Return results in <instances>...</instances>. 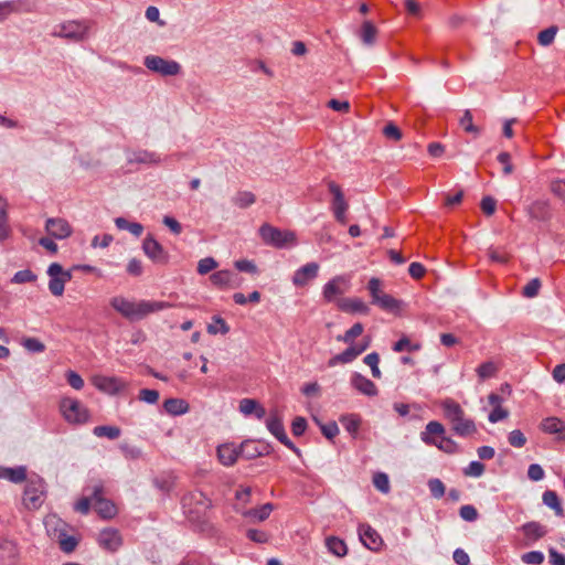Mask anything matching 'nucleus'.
<instances>
[{
    "label": "nucleus",
    "mask_w": 565,
    "mask_h": 565,
    "mask_svg": "<svg viewBox=\"0 0 565 565\" xmlns=\"http://www.w3.org/2000/svg\"><path fill=\"white\" fill-rule=\"evenodd\" d=\"M522 562L530 565H540L544 562V554L540 551H531L524 553L522 556Z\"/></svg>",
    "instance_id": "59"
},
{
    "label": "nucleus",
    "mask_w": 565,
    "mask_h": 565,
    "mask_svg": "<svg viewBox=\"0 0 565 565\" xmlns=\"http://www.w3.org/2000/svg\"><path fill=\"white\" fill-rule=\"evenodd\" d=\"M110 306L122 317L129 320H140L152 312H157L171 307L166 301H148L139 302L130 301L122 296H116L110 299Z\"/></svg>",
    "instance_id": "1"
},
{
    "label": "nucleus",
    "mask_w": 565,
    "mask_h": 565,
    "mask_svg": "<svg viewBox=\"0 0 565 565\" xmlns=\"http://www.w3.org/2000/svg\"><path fill=\"white\" fill-rule=\"evenodd\" d=\"M524 536L531 542H536L546 535L547 530L539 522L531 521L522 525Z\"/></svg>",
    "instance_id": "28"
},
{
    "label": "nucleus",
    "mask_w": 565,
    "mask_h": 565,
    "mask_svg": "<svg viewBox=\"0 0 565 565\" xmlns=\"http://www.w3.org/2000/svg\"><path fill=\"white\" fill-rule=\"evenodd\" d=\"M349 288V280L344 276H335L323 286L322 296L327 302H337V298L344 295Z\"/></svg>",
    "instance_id": "13"
},
{
    "label": "nucleus",
    "mask_w": 565,
    "mask_h": 565,
    "mask_svg": "<svg viewBox=\"0 0 565 565\" xmlns=\"http://www.w3.org/2000/svg\"><path fill=\"white\" fill-rule=\"evenodd\" d=\"M445 419L449 423L455 435L466 438L475 435L478 429L473 419L466 416L463 408L452 398L440 403Z\"/></svg>",
    "instance_id": "2"
},
{
    "label": "nucleus",
    "mask_w": 565,
    "mask_h": 565,
    "mask_svg": "<svg viewBox=\"0 0 565 565\" xmlns=\"http://www.w3.org/2000/svg\"><path fill=\"white\" fill-rule=\"evenodd\" d=\"M459 515L465 521L473 522L478 519V511L473 505L466 504L460 508Z\"/></svg>",
    "instance_id": "63"
},
{
    "label": "nucleus",
    "mask_w": 565,
    "mask_h": 565,
    "mask_svg": "<svg viewBox=\"0 0 565 565\" xmlns=\"http://www.w3.org/2000/svg\"><path fill=\"white\" fill-rule=\"evenodd\" d=\"M375 306H379L384 311L397 313L402 309L403 301L395 299L393 296L388 294H384L383 296H381Z\"/></svg>",
    "instance_id": "33"
},
{
    "label": "nucleus",
    "mask_w": 565,
    "mask_h": 565,
    "mask_svg": "<svg viewBox=\"0 0 565 565\" xmlns=\"http://www.w3.org/2000/svg\"><path fill=\"white\" fill-rule=\"evenodd\" d=\"M540 429L548 435H555L556 440L565 441V422L561 418L551 416L540 423Z\"/></svg>",
    "instance_id": "17"
},
{
    "label": "nucleus",
    "mask_w": 565,
    "mask_h": 565,
    "mask_svg": "<svg viewBox=\"0 0 565 565\" xmlns=\"http://www.w3.org/2000/svg\"><path fill=\"white\" fill-rule=\"evenodd\" d=\"M328 551L337 557H343L348 554V546L343 540L338 536H328L326 539Z\"/></svg>",
    "instance_id": "32"
},
{
    "label": "nucleus",
    "mask_w": 565,
    "mask_h": 565,
    "mask_svg": "<svg viewBox=\"0 0 565 565\" xmlns=\"http://www.w3.org/2000/svg\"><path fill=\"white\" fill-rule=\"evenodd\" d=\"M543 503L554 510L557 516H564V509L561 504L559 498L555 491L546 490L542 497Z\"/></svg>",
    "instance_id": "34"
},
{
    "label": "nucleus",
    "mask_w": 565,
    "mask_h": 565,
    "mask_svg": "<svg viewBox=\"0 0 565 565\" xmlns=\"http://www.w3.org/2000/svg\"><path fill=\"white\" fill-rule=\"evenodd\" d=\"M337 307L348 313L367 315L370 312L369 306L360 298H339Z\"/></svg>",
    "instance_id": "19"
},
{
    "label": "nucleus",
    "mask_w": 565,
    "mask_h": 565,
    "mask_svg": "<svg viewBox=\"0 0 565 565\" xmlns=\"http://www.w3.org/2000/svg\"><path fill=\"white\" fill-rule=\"evenodd\" d=\"M143 65L151 72L161 76H175L181 73V65L173 60H166L158 55L145 57Z\"/></svg>",
    "instance_id": "8"
},
{
    "label": "nucleus",
    "mask_w": 565,
    "mask_h": 565,
    "mask_svg": "<svg viewBox=\"0 0 565 565\" xmlns=\"http://www.w3.org/2000/svg\"><path fill=\"white\" fill-rule=\"evenodd\" d=\"M267 429L278 439L282 438V435H287L281 417L277 412L270 413L268 418L266 419Z\"/></svg>",
    "instance_id": "31"
},
{
    "label": "nucleus",
    "mask_w": 565,
    "mask_h": 565,
    "mask_svg": "<svg viewBox=\"0 0 565 565\" xmlns=\"http://www.w3.org/2000/svg\"><path fill=\"white\" fill-rule=\"evenodd\" d=\"M93 434L96 437H99V438L106 437L108 439L114 440V439H117L120 436L121 430L117 426L103 425V426H96L93 429Z\"/></svg>",
    "instance_id": "41"
},
{
    "label": "nucleus",
    "mask_w": 565,
    "mask_h": 565,
    "mask_svg": "<svg viewBox=\"0 0 565 565\" xmlns=\"http://www.w3.org/2000/svg\"><path fill=\"white\" fill-rule=\"evenodd\" d=\"M64 419L70 424L82 425L88 422V409L76 398L64 397L60 403Z\"/></svg>",
    "instance_id": "5"
},
{
    "label": "nucleus",
    "mask_w": 565,
    "mask_h": 565,
    "mask_svg": "<svg viewBox=\"0 0 565 565\" xmlns=\"http://www.w3.org/2000/svg\"><path fill=\"white\" fill-rule=\"evenodd\" d=\"M359 536L363 545L371 551H379L383 545L381 535L369 524L359 526Z\"/></svg>",
    "instance_id": "15"
},
{
    "label": "nucleus",
    "mask_w": 565,
    "mask_h": 565,
    "mask_svg": "<svg viewBox=\"0 0 565 565\" xmlns=\"http://www.w3.org/2000/svg\"><path fill=\"white\" fill-rule=\"evenodd\" d=\"M383 135L391 140L398 141L402 139L403 134L401 129L393 122H388L383 128Z\"/></svg>",
    "instance_id": "61"
},
{
    "label": "nucleus",
    "mask_w": 565,
    "mask_h": 565,
    "mask_svg": "<svg viewBox=\"0 0 565 565\" xmlns=\"http://www.w3.org/2000/svg\"><path fill=\"white\" fill-rule=\"evenodd\" d=\"M367 290L370 292L372 303L375 305L381 296H383L385 292L382 290V281L376 278L372 277L367 282Z\"/></svg>",
    "instance_id": "46"
},
{
    "label": "nucleus",
    "mask_w": 565,
    "mask_h": 565,
    "mask_svg": "<svg viewBox=\"0 0 565 565\" xmlns=\"http://www.w3.org/2000/svg\"><path fill=\"white\" fill-rule=\"evenodd\" d=\"M446 433L444 425L437 420L429 422L425 430L420 433V439L423 443L429 446L437 445V440L440 439Z\"/></svg>",
    "instance_id": "20"
},
{
    "label": "nucleus",
    "mask_w": 565,
    "mask_h": 565,
    "mask_svg": "<svg viewBox=\"0 0 565 565\" xmlns=\"http://www.w3.org/2000/svg\"><path fill=\"white\" fill-rule=\"evenodd\" d=\"M98 544L108 552H116L122 544V539L118 530L104 529L98 535Z\"/></svg>",
    "instance_id": "16"
},
{
    "label": "nucleus",
    "mask_w": 565,
    "mask_h": 565,
    "mask_svg": "<svg viewBox=\"0 0 565 565\" xmlns=\"http://www.w3.org/2000/svg\"><path fill=\"white\" fill-rule=\"evenodd\" d=\"M142 250L154 264L167 265L169 263V253L152 235L145 237Z\"/></svg>",
    "instance_id": "12"
},
{
    "label": "nucleus",
    "mask_w": 565,
    "mask_h": 565,
    "mask_svg": "<svg viewBox=\"0 0 565 565\" xmlns=\"http://www.w3.org/2000/svg\"><path fill=\"white\" fill-rule=\"evenodd\" d=\"M210 279L212 284L218 288L239 286L237 275L228 269H223L213 273L210 276Z\"/></svg>",
    "instance_id": "23"
},
{
    "label": "nucleus",
    "mask_w": 565,
    "mask_h": 565,
    "mask_svg": "<svg viewBox=\"0 0 565 565\" xmlns=\"http://www.w3.org/2000/svg\"><path fill=\"white\" fill-rule=\"evenodd\" d=\"M139 399L148 404H156L159 399V392L157 390L142 388L139 392Z\"/></svg>",
    "instance_id": "64"
},
{
    "label": "nucleus",
    "mask_w": 565,
    "mask_h": 565,
    "mask_svg": "<svg viewBox=\"0 0 565 565\" xmlns=\"http://www.w3.org/2000/svg\"><path fill=\"white\" fill-rule=\"evenodd\" d=\"M508 441L512 447L522 448L526 444V437L520 429L510 431Z\"/></svg>",
    "instance_id": "57"
},
{
    "label": "nucleus",
    "mask_w": 565,
    "mask_h": 565,
    "mask_svg": "<svg viewBox=\"0 0 565 565\" xmlns=\"http://www.w3.org/2000/svg\"><path fill=\"white\" fill-rule=\"evenodd\" d=\"M0 479H6L12 483H22L26 480V468L19 466L14 468L0 466Z\"/></svg>",
    "instance_id": "27"
},
{
    "label": "nucleus",
    "mask_w": 565,
    "mask_h": 565,
    "mask_svg": "<svg viewBox=\"0 0 565 565\" xmlns=\"http://www.w3.org/2000/svg\"><path fill=\"white\" fill-rule=\"evenodd\" d=\"M217 267V262L213 257H205L198 263V273L205 275Z\"/></svg>",
    "instance_id": "62"
},
{
    "label": "nucleus",
    "mask_w": 565,
    "mask_h": 565,
    "mask_svg": "<svg viewBox=\"0 0 565 565\" xmlns=\"http://www.w3.org/2000/svg\"><path fill=\"white\" fill-rule=\"evenodd\" d=\"M45 482L42 478L30 479L23 492V505L28 510H38L45 499Z\"/></svg>",
    "instance_id": "6"
},
{
    "label": "nucleus",
    "mask_w": 565,
    "mask_h": 565,
    "mask_svg": "<svg viewBox=\"0 0 565 565\" xmlns=\"http://www.w3.org/2000/svg\"><path fill=\"white\" fill-rule=\"evenodd\" d=\"M340 423L343 425L348 433L355 436L360 428L361 419L358 415L349 414L341 416Z\"/></svg>",
    "instance_id": "42"
},
{
    "label": "nucleus",
    "mask_w": 565,
    "mask_h": 565,
    "mask_svg": "<svg viewBox=\"0 0 565 565\" xmlns=\"http://www.w3.org/2000/svg\"><path fill=\"white\" fill-rule=\"evenodd\" d=\"M23 1L10 0L0 2V22L4 21L10 14L21 11Z\"/></svg>",
    "instance_id": "36"
},
{
    "label": "nucleus",
    "mask_w": 565,
    "mask_h": 565,
    "mask_svg": "<svg viewBox=\"0 0 565 565\" xmlns=\"http://www.w3.org/2000/svg\"><path fill=\"white\" fill-rule=\"evenodd\" d=\"M22 345L32 353H41L45 350V344L36 338H25Z\"/></svg>",
    "instance_id": "53"
},
{
    "label": "nucleus",
    "mask_w": 565,
    "mask_h": 565,
    "mask_svg": "<svg viewBox=\"0 0 565 565\" xmlns=\"http://www.w3.org/2000/svg\"><path fill=\"white\" fill-rule=\"evenodd\" d=\"M557 31H558V28L556 25H551L547 29L541 31L537 34L539 44L542 46L551 45L555 40Z\"/></svg>",
    "instance_id": "47"
},
{
    "label": "nucleus",
    "mask_w": 565,
    "mask_h": 565,
    "mask_svg": "<svg viewBox=\"0 0 565 565\" xmlns=\"http://www.w3.org/2000/svg\"><path fill=\"white\" fill-rule=\"evenodd\" d=\"M182 507L190 521H200L210 508V501L202 492H192L182 498Z\"/></svg>",
    "instance_id": "4"
},
{
    "label": "nucleus",
    "mask_w": 565,
    "mask_h": 565,
    "mask_svg": "<svg viewBox=\"0 0 565 565\" xmlns=\"http://www.w3.org/2000/svg\"><path fill=\"white\" fill-rule=\"evenodd\" d=\"M486 470V467L480 461H471L465 469L463 475L466 477H481Z\"/></svg>",
    "instance_id": "54"
},
{
    "label": "nucleus",
    "mask_w": 565,
    "mask_h": 565,
    "mask_svg": "<svg viewBox=\"0 0 565 565\" xmlns=\"http://www.w3.org/2000/svg\"><path fill=\"white\" fill-rule=\"evenodd\" d=\"M246 536L250 541H253L255 543H259V544H264L269 541V534L267 532L262 531V530H256V529L247 530Z\"/></svg>",
    "instance_id": "60"
},
{
    "label": "nucleus",
    "mask_w": 565,
    "mask_h": 565,
    "mask_svg": "<svg viewBox=\"0 0 565 565\" xmlns=\"http://www.w3.org/2000/svg\"><path fill=\"white\" fill-rule=\"evenodd\" d=\"M497 366L492 362H484L477 369L480 381H484L495 375Z\"/></svg>",
    "instance_id": "52"
},
{
    "label": "nucleus",
    "mask_w": 565,
    "mask_h": 565,
    "mask_svg": "<svg viewBox=\"0 0 565 565\" xmlns=\"http://www.w3.org/2000/svg\"><path fill=\"white\" fill-rule=\"evenodd\" d=\"M364 331V327L362 323H354L349 330H347L343 334H339L337 340L340 342H344L347 344H353L354 340L360 337Z\"/></svg>",
    "instance_id": "37"
},
{
    "label": "nucleus",
    "mask_w": 565,
    "mask_h": 565,
    "mask_svg": "<svg viewBox=\"0 0 565 565\" xmlns=\"http://www.w3.org/2000/svg\"><path fill=\"white\" fill-rule=\"evenodd\" d=\"M542 282L540 278L531 279L522 289V296L525 298H534L539 295Z\"/></svg>",
    "instance_id": "50"
},
{
    "label": "nucleus",
    "mask_w": 565,
    "mask_h": 565,
    "mask_svg": "<svg viewBox=\"0 0 565 565\" xmlns=\"http://www.w3.org/2000/svg\"><path fill=\"white\" fill-rule=\"evenodd\" d=\"M274 510V504L265 503L259 508L249 509L243 512V516L250 519L252 521L263 522L267 520Z\"/></svg>",
    "instance_id": "30"
},
{
    "label": "nucleus",
    "mask_w": 565,
    "mask_h": 565,
    "mask_svg": "<svg viewBox=\"0 0 565 565\" xmlns=\"http://www.w3.org/2000/svg\"><path fill=\"white\" fill-rule=\"evenodd\" d=\"M130 161L137 163L158 164L161 162V158L156 152L140 150L134 154V158Z\"/></svg>",
    "instance_id": "38"
},
{
    "label": "nucleus",
    "mask_w": 565,
    "mask_h": 565,
    "mask_svg": "<svg viewBox=\"0 0 565 565\" xmlns=\"http://www.w3.org/2000/svg\"><path fill=\"white\" fill-rule=\"evenodd\" d=\"M94 509L103 519H111L116 515V505L104 498V484L98 481L93 484Z\"/></svg>",
    "instance_id": "11"
},
{
    "label": "nucleus",
    "mask_w": 565,
    "mask_h": 565,
    "mask_svg": "<svg viewBox=\"0 0 565 565\" xmlns=\"http://www.w3.org/2000/svg\"><path fill=\"white\" fill-rule=\"evenodd\" d=\"M93 384L102 392L117 394L124 388V382L117 377L98 375L93 379Z\"/></svg>",
    "instance_id": "22"
},
{
    "label": "nucleus",
    "mask_w": 565,
    "mask_h": 565,
    "mask_svg": "<svg viewBox=\"0 0 565 565\" xmlns=\"http://www.w3.org/2000/svg\"><path fill=\"white\" fill-rule=\"evenodd\" d=\"M256 201V196L254 193L249 191H239L236 193V195L233 198V202L236 206L239 209H246L254 204Z\"/></svg>",
    "instance_id": "44"
},
{
    "label": "nucleus",
    "mask_w": 565,
    "mask_h": 565,
    "mask_svg": "<svg viewBox=\"0 0 565 565\" xmlns=\"http://www.w3.org/2000/svg\"><path fill=\"white\" fill-rule=\"evenodd\" d=\"M373 484L382 493L390 492V489H391L390 479H388V476L384 472H376L373 476Z\"/></svg>",
    "instance_id": "51"
},
{
    "label": "nucleus",
    "mask_w": 565,
    "mask_h": 565,
    "mask_svg": "<svg viewBox=\"0 0 565 565\" xmlns=\"http://www.w3.org/2000/svg\"><path fill=\"white\" fill-rule=\"evenodd\" d=\"M18 556L17 545L12 541L0 542V565H13Z\"/></svg>",
    "instance_id": "26"
},
{
    "label": "nucleus",
    "mask_w": 565,
    "mask_h": 565,
    "mask_svg": "<svg viewBox=\"0 0 565 565\" xmlns=\"http://www.w3.org/2000/svg\"><path fill=\"white\" fill-rule=\"evenodd\" d=\"M115 224L119 230H127L136 237H139L143 232V226L137 222H129L125 217H117Z\"/></svg>",
    "instance_id": "39"
},
{
    "label": "nucleus",
    "mask_w": 565,
    "mask_h": 565,
    "mask_svg": "<svg viewBox=\"0 0 565 565\" xmlns=\"http://www.w3.org/2000/svg\"><path fill=\"white\" fill-rule=\"evenodd\" d=\"M434 446L440 449L441 451L450 455L457 454L459 451V445L454 439L445 435L440 439H438L437 445Z\"/></svg>",
    "instance_id": "48"
},
{
    "label": "nucleus",
    "mask_w": 565,
    "mask_h": 565,
    "mask_svg": "<svg viewBox=\"0 0 565 565\" xmlns=\"http://www.w3.org/2000/svg\"><path fill=\"white\" fill-rule=\"evenodd\" d=\"M50 276L49 289L55 297H61L64 294L65 284L72 279V273L64 270L58 263H52L47 268Z\"/></svg>",
    "instance_id": "9"
},
{
    "label": "nucleus",
    "mask_w": 565,
    "mask_h": 565,
    "mask_svg": "<svg viewBox=\"0 0 565 565\" xmlns=\"http://www.w3.org/2000/svg\"><path fill=\"white\" fill-rule=\"evenodd\" d=\"M377 35V29L373 22L366 20L362 23L360 38L365 45H373Z\"/></svg>",
    "instance_id": "35"
},
{
    "label": "nucleus",
    "mask_w": 565,
    "mask_h": 565,
    "mask_svg": "<svg viewBox=\"0 0 565 565\" xmlns=\"http://www.w3.org/2000/svg\"><path fill=\"white\" fill-rule=\"evenodd\" d=\"M164 411L173 416H179L188 413L189 403L182 398H168L163 403Z\"/></svg>",
    "instance_id": "29"
},
{
    "label": "nucleus",
    "mask_w": 565,
    "mask_h": 565,
    "mask_svg": "<svg viewBox=\"0 0 565 565\" xmlns=\"http://www.w3.org/2000/svg\"><path fill=\"white\" fill-rule=\"evenodd\" d=\"M527 213L531 218L536 221H548L552 216L551 206L546 200H536L527 207Z\"/></svg>",
    "instance_id": "24"
},
{
    "label": "nucleus",
    "mask_w": 565,
    "mask_h": 565,
    "mask_svg": "<svg viewBox=\"0 0 565 565\" xmlns=\"http://www.w3.org/2000/svg\"><path fill=\"white\" fill-rule=\"evenodd\" d=\"M87 32L88 25L86 24V22L67 21L62 24H58L52 32V35L78 42L86 38Z\"/></svg>",
    "instance_id": "10"
},
{
    "label": "nucleus",
    "mask_w": 565,
    "mask_h": 565,
    "mask_svg": "<svg viewBox=\"0 0 565 565\" xmlns=\"http://www.w3.org/2000/svg\"><path fill=\"white\" fill-rule=\"evenodd\" d=\"M351 385L361 394L366 395L369 397L376 396L379 391L374 382L364 375L355 372L351 376Z\"/></svg>",
    "instance_id": "21"
},
{
    "label": "nucleus",
    "mask_w": 565,
    "mask_h": 565,
    "mask_svg": "<svg viewBox=\"0 0 565 565\" xmlns=\"http://www.w3.org/2000/svg\"><path fill=\"white\" fill-rule=\"evenodd\" d=\"M319 271V265L315 262L308 263L305 266L297 269L292 277V282L297 287H303L309 281L317 278Z\"/></svg>",
    "instance_id": "18"
},
{
    "label": "nucleus",
    "mask_w": 565,
    "mask_h": 565,
    "mask_svg": "<svg viewBox=\"0 0 565 565\" xmlns=\"http://www.w3.org/2000/svg\"><path fill=\"white\" fill-rule=\"evenodd\" d=\"M87 490H89V494L86 495V497H83L81 498L76 503H75V511L82 513V514H87L89 512V509H90V505L94 507V500H93V486L92 487H88Z\"/></svg>",
    "instance_id": "49"
},
{
    "label": "nucleus",
    "mask_w": 565,
    "mask_h": 565,
    "mask_svg": "<svg viewBox=\"0 0 565 565\" xmlns=\"http://www.w3.org/2000/svg\"><path fill=\"white\" fill-rule=\"evenodd\" d=\"M328 189L330 193L333 195L332 200V211L333 212H347L349 209V203L347 202L344 194L342 192L341 186L334 181L328 182Z\"/></svg>",
    "instance_id": "25"
},
{
    "label": "nucleus",
    "mask_w": 565,
    "mask_h": 565,
    "mask_svg": "<svg viewBox=\"0 0 565 565\" xmlns=\"http://www.w3.org/2000/svg\"><path fill=\"white\" fill-rule=\"evenodd\" d=\"M253 444L249 441L242 443L238 447L235 444H223L217 447V457L222 465L232 466L236 462L238 456H245L246 458H253L260 455L259 451H248L247 449Z\"/></svg>",
    "instance_id": "3"
},
{
    "label": "nucleus",
    "mask_w": 565,
    "mask_h": 565,
    "mask_svg": "<svg viewBox=\"0 0 565 565\" xmlns=\"http://www.w3.org/2000/svg\"><path fill=\"white\" fill-rule=\"evenodd\" d=\"M234 266L237 270L243 273H248L252 275L258 274V268L253 260L238 259L234 263Z\"/></svg>",
    "instance_id": "58"
},
{
    "label": "nucleus",
    "mask_w": 565,
    "mask_h": 565,
    "mask_svg": "<svg viewBox=\"0 0 565 565\" xmlns=\"http://www.w3.org/2000/svg\"><path fill=\"white\" fill-rule=\"evenodd\" d=\"M259 236L266 245L276 248H282L287 244L295 242V234L289 231H281L268 223L259 227Z\"/></svg>",
    "instance_id": "7"
},
{
    "label": "nucleus",
    "mask_w": 565,
    "mask_h": 565,
    "mask_svg": "<svg viewBox=\"0 0 565 565\" xmlns=\"http://www.w3.org/2000/svg\"><path fill=\"white\" fill-rule=\"evenodd\" d=\"M36 280V275L33 274L30 269H23L19 270L14 274V276L11 279V282L13 284H25V282H33Z\"/></svg>",
    "instance_id": "55"
},
{
    "label": "nucleus",
    "mask_w": 565,
    "mask_h": 565,
    "mask_svg": "<svg viewBox=\"0 0 565 565\" xmlns=\"http://www.w3.org/2000/svg\"><path fill=\"white\" fill-rule=\"evenodd\" d=\"M459 125L468 134H473L475 136H479L481 132V129L478 126L473 125L472 114L469 109H466L463 111V115L459 120Z\"/></svg>",
    "instance_id": "43"
},
{
    "label": "nucleus",
    "mask_w": 565,
    "mask_h": 565,
    "mask_svg": "<svg viewBox=\"0 0 565 565\" xmlns=\"http://www.w3.org/2000/svg\"><path fill=\"white\" fill-rule=\"evenodd\" d=\"M428 488H429L430 494L436 499H440L441 497H444L445 491H446L445 484L443 483V481L440 479H437V478L430 479L428 481Z\"/></svg>",
    "instance_id": "56"
},
{
    "label": "nucleus",
    "mask_w": 565,
    "mask_h": 565,
    "mask_svg": "<svg viewBox=\"0 0 565 565\" xmlns=\"http://www.w3.org/2000/svg\"><path fill=\"white\" fill-rule=\"evenodd\" d=\"M45 231L56 239H65L73 233L71 224L62 217H50L45 222Z\"/></svg>",
    "instance_id": "14"
},
{
    "label": "nucleus",
    "mask_w": 565,
    "mask_h": 565,
    "mask_svg": "<svg viewBox=\"0 0 565 565\" xmlns=\"http://www.w3.org/2000/svg\"><path fill=\"white\" fill-rule=\"evenodd\" d=\"M57 540L60 548L64 553H72L78 544V541L74 536L66 535L63 531L58 533Z\"/></svg>",
    "instance_id": "45"
},
{
    "label": "nucleus",
    "mask_w": 565,
    "mask_h": 565,
    "mask_svg": "<svg viewBox=\"0 0 565 565\" xmlns=\"http://www.w3.org/2000/svg\"><path fill=\"white\" fill-rule=\"evenodd\" d=\"M206 330L212 335L217 333L226 334L230 332V326L222 317L214 316L212 322L207 324Z\"/></svg>",
    "instance_id": "40"
}]
</instances>
